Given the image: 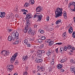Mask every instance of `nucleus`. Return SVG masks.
<instances>
[{"label": "nucleus", "mask_w": 75, "mask_h": 75, "mask_svg": "<svg viewBox=\"0 0 75 75\" xmlns=\"http://www.w3.org/2000/svg\"><path fill=\"white\" fill-rule=\"evenodd\" d=\"M19 35L17 31H14L12 33L11 36H9L8 38V40L9 41H12V40L14 41L15 39L18 40L19 39Z\"/></svg>", "instance_id": "1"}, {"label": "nucleus", "mask_w": 75, "mask_h": 75, "mask_svg": "<svg viewBox=\"0 0 75 75\" xmlns=\"http://www.w3.org/2000/svg\"><path fill=\"white\" fill-rule=\"evenodd\" d=\"M62 11H63L62 8L59 7L57 8L55 10V17L58 18L59 17H61L62 15V14H63Z\"/></svg>", "instance_id": "2"}, {"label": "nucleus", "mask_w": 75, "mask_h": 75, "mask_svg": "<svg viewBox=\"0 0 75 75\" xmlns=\"http://www.w3.org/2000/svg\"><path fill=\"white\" fill-rule=\"evenodd\" d=\"M1 53V54H3L4 56L6 57H7V56H8V55L10 54V52H7L6 50H4L2 51Z\"/></svg>", "instance_id": "3"}, {"label": "nucleus", "mask_w": 75, "mask_h": 75, "mask_svg": "<svg viewBox=\"0 0 75 75\" xmlns=\"http://www.w3.org/2000/svg\"><path fill=\"white\" fill-rule=\"evenodd\" d=\"M17 56V53H15L13 56H12V57L11 58V63H14V62Z\"/></svg>", "instance_id": "4"}, {"label": "nucleus", "mask_w": 75, "mask_h": 75, "mask_svg": "<svg viewBox=\"0 0 75 75\" xmlns=\"http://www.w3.org/2000/svg\"><path fill=\"white\" fill-rule=\"evenodd\" d=\"M31 29L30 28H26L25 27V29L23 30V32L24 33H27V31H28V34H30L31 33Z\"/></svg>", "instance_id": "5"}, {"label": "nucleus", "mask_w": 75, "mask_h": 75, "mask_svg": "<svg viewBox=\"0 0 75 75\" xmlns=\"http://www.w3.org/2000/svg\"><path fill=\"white\" fill-rule=\"evenodd\" d=\"M32 15L31 14L29 13H28L27 15H26V17L25 18V20H27V19H30V18H32Z\"/></svg>", "instance_id": "6"}, {"label": "nucleus", "mask_w": 75, "mask_h": 75, "mask_svg": "<svg viewBox=\"0 0 75 75\" xmlns=\"http://www.w3.org/2000/svg\"><path fill=\"white\" fill-rule=\"evenodd\" d=\"M14 68V66L12 65H11L9 66L7 68L8 71V72H11L13 71V69Z\"/></svg>", "instance_id": "7"}, {"label": "nucleus", "mask_w": 75, "mask_h": 75, "mask_svg": "<svg viewBox=\"0 0 75 75\" xmlns=\"http://www.w3.org/2000/svg\"><path fill=\"white\" fill-rule=\"evenodd\" d=\"M30 39L26 37L25 38V40H24V42L25 45H27V44L29 42Z\"/></svg>", "instance_id": "8"}, {"label": "nucleus", "mask_w": 75, "mask_h": 75, "mask_svg": "<svg viewBox=\"0 0 75 75\" xmlns=\"http://www.w3.org/2000/svg\"><path fill=\"white\" fill-rule=\"evenodd\" d=\"M29 21H30L28 19H27L26 21V25L25 27L26 28H28V27H29V26H30V23H29Z\"/></svg>", "instance_id": "9"}, {"label": "nucleus", "mask_w": 75, "mask_h": 75, "mask_svg": "<svg viewBox=\"0 0 75 75\" xmlns=\"http://www.w3.org/2000/svg\"><path fill=\"white\" fill-rule=\"evenodd\" d=\"M52 53V50L51 49H50L47 52V55L48 56L50 55Z\"/></svg>", "instance_id": "10"}, {"label": "nucleus", "mask_w": 75, "mask_h": 75, "mask_svg": "<svg viewBox=\"0 0 75 75\" xmlns=\"http://www.w3.org/2000/svg\"><path fill=\"white\" fill-rule=\"evenodd\" d=\"M36 11L37 12H41L42 11V8L41 7L38 6L36 8Z\"/></svg>", "instance_id": "11"}, {"label": "nucleus", "mask_w": 75, "mask_h": 75, "mask_svg": "<svg viewBox=\"0 0 75 75\" xmlns=\"http://www.w3.org/2000/svg\"><path fill=\"white\" fill-rule=\"evenodd\" d=\"M35 62L36 63H41L42 62V60L41 59H36L35 61Z\"/></svg>", "instance_id": "12"}, {"label": "nucleus", "mask_w": 75, "mask_h": 75, "mask_svg": "<svg viewBox=\"0 0 75 75\" xmlns=\"http://www.w3.org/2000/svg\"><path fill=\"white\" fill-rule=\"evenodd\" d=\"M72 31H73V29H72V26H70L69 28V33H72Z\"/></svg>", "instance_id": "13"}, {"label": "nucleus", "mask_w": 75, "mask_h": 75, "mask_svg": "<svg viewBox=\"0 0 75 75\" xmlns=\"http://www.w3.org/2000/svg\"><path fill=\"white\" fill-rule=\"evenodd\" d=\"M40 15H38V21H40L42 19V15L41 14H40Z\"/></svg>", "instance_id": "14"}, {"label": "nucleus", "mask_w": 75, "mask_h": 75, "mask_svg": "<svg viewBox=\"0 0 75 75\" xmlns=\"http://www.w3.org/2000/svg\"><path fill=\"white\" fill-rule=\"evenodd\" d=\"M57 68L59 69L62 68V65L61 64H59L57 65Z\"/></svg>", "instance_id": "15"}, {"label": "nucleus", "mask_w": 75, "mask_h": 75, "mask_svg": "<svg viewBox=\"0 0 75 75\" xmlns=\"http://www.w3.org/2000/svg\"><path fill=\"white\" fill-rule=\"evenodd\" d=\"M44 52V50H39L37 51V53L38 54H41L42 53H43Z\"/></svg>", "instance_id": "16"}, {"label": "nucleus", "mask_w": 75, "mask_h": 75, "mask_svg": "<svg viewBox=\"0 0 75 75\" xmlns=\"http://www.w3.org/2000/svg\"><path fill=\"white\" fill-rule=\"evenodd\" d=\"M72 5L74 7V9H71L72 11H75V2H73Z\"/></svg>", "instance_id": "17"}, {"label": "nucleus", "mask_w": 75, "mask_h": 75, "mask_svg": "<svg viewBox=\"0 0 75 75\" xmlns=\"http://www.w3.org/2000/svg\"><path fill=\"white\" fill-rule=\"evenodd\" d=\"M27 58H28V56H23L22 57V60L23 61H25V60L27 59Z\"/></svg>", "instance_id": "18"}, {"label": "nucleus", "mask_w": 75, "mask_h": 75, "mask_svg": "<svg viewBox=\"0 0 75 75\" xmlns=\"http://www.w3.org/2000/svg\"><path fill=\"white\" fill-rule=\"evenodd\" d=\"M2 14V16H1V18H3L4 17H5V16L6 15V13L4 12H2V13H1Z\"/></svg>", "instance_id": "19"}, {"label": "nucleus", "mask_w": 75, "mask_h": 75, "mask_svg": "<svg viewBox=\"0 0 75 75\" xmlns=\"http://www.w3.org/2000/svg\"><path fill=\"white\" fill-rule=\"evenodd\" d=\"M29 3L31 4H34V0H30Z\"/></svg>", "instance_id": "20"}, {"label": "nucleus", "mask_w": 75, "mask_h": 75, "mask_svg": "<svg viewBox=\"0 0 75 75\" xmlns=\"http://www.w3.org/2000/svg\"><path fill=\"white\" fill-rule=\"evenodd\" d=\"M38 31L39 33H40L41 34H43V33H44V31L42 30L39 29L38 30Z\"/></svg>", "instance_id": "21"}, {"label": "nucleus", "mask_w": 75, "mask_h": 75, "mask_svg": "<svg viewBox=\"0 0 75 75\" xmlns=\"http://www.w3.org/2000/svg\"><path fill=\"white\" fill-rule=\"evenodd\" d=\"M66 61H67V58H65V59L63 58V59L61 60V62L62 63H63V62H66Z\"/></svg>", "instance_id": "22"}, {"label": "nucleus", "mask_w": 75, "mask_h": 75, "mask_svg": "<svg viewBox=\"0 0 75 75\" xmlns=\"http://www.w3.org/2000/svg\"><path fill=\"white\" fill-rule=\"evenodd\" d=\"M60 52L61 53H62V51H64V48L62 47H60Z\"/></svg>", "instance_id": "23"}, {"label": "nucleus", "mask_w": 75, "mask_h": 75, "mask_svg": "<svg viewBox=\"0 0 75 75\" xmlns=\"http://www.w3.org/2000/svg\"><path fill=\"white\" fill-rule=\"evenodd\" d=\"M61 22V20L59 19L56 21V24H59Z\"/></svg>", "instance_id": "24"}, {"label": "nucleus", "mask_w": 75, "mask_h": 75, "mask_svg": "<svg viewBox=\"0 0 75 75\" xmlns=\"http://www.w3.org/2000/svg\"><path fill=\"white\" fill-rule=\"evenodd\" d=\"M44 68L42 66H41L40 68V70L42 71H44Z\"/></svg>", "instance_id": "25"}, {"label": "nucleus", "mask_w": 75, "mask_h": 75, "mask_svg": "<svg viewBox=\"0 0 75 75\" xmlns=\"http://www.w3.org/2000/svg\"><path fill=\"white\" fill-rule=\"evenodd\" d=\"M29 3L27 2L24 4V7H28V6H29Z\"/></svg>", "instance_id": "26"}, {"label": "nucleus", "mask_w": 75, "mask_h": 75, "mask_svg": "<svg viewBox=\"0 0 75 75\" xmlns=\"http://www.w3.org/2000/svg\"><path fill=\"white\" fill-rule=\"evenodd\" d=\"M54 42L53 41H51L49 43V45H53L54 44Z\"/></svg>", "instance_id": "27"}, {"label": "nucleus", "mask_w": 75, "mask_h": 75, "mask_svg": "<svg viewBox=\"0 0 75 75\" xmlns=\"http://www.w3.org/2000/svg\"><path fill=\"white\" fill-rule=\"evenodd\" d=\"M62 37L64 38H67V35H66V32L64 33L62 35Z\"/></svg>", "instance_id": "28"}, {"label": "nucleus", "mask_w": 75, "mask_h": 75, "mask_svg": "<svg viewBox=\"0 0 75 75\" xmlns=\"http://www.w3.org/2000/svg\"><path fill=\"white\" fill-rule=\"evenodd\" d=\"M6 30H7V32H8L9 33H10L11 31H13V30L11 29H6Z\"/></svg>", "instance_id": "29"}, {"label": "nucleus", "mask_w": 75, "mask_h": 75, "mask_svg": "<svg viewBox=\"0 0 75 75\" xmlns=\"http://www.w3.org/2000/svg\"><path fill=\"white\" fill-rule=\"evenodd\" d=\"M68 50H70L71 48V46L70 45H68L67 46Z\"/></svg>", "instance_id": "30"}, {"label": "nucleus", "mask_w": 75, "mask_h": 75, "mask_svg": "<svg viewBox=\"0 0 75 75\" xmlns=\"http://www.w3.org/2000/svg\"><path fill=\"white\" fill-rule=\"evenodd\" d=\"M18 43H19V41H18V40H17L14 42L13 44H14V45H16V44H18Z\"/></svg>", "instance_id": "31"}, {"label": "nucleus", "mask_w": 75, "mask_h": 75, "mask_svg": "<svg viewBox=\"0 0 75 75\" xmlns=\"http://www.w3.org/2000/svg\"><path fill=\"white\" fill-rule=\"evenodd\" d=\"M38 41L39 43H41L42 42V40L41 39H39L38 40Z\"/></svg>", "instance_id": "32"}, {"label": "nucleus", "mask_w": 75, "mask_h": 75, "mask_svg": "<svg viewBox=\"0 0 75 75\" xmlns=\"http://www.w3.org/2000/svg\"><path fill=\"white\" fill-rule=\"evenodd\" d=\"M63 16H64V17H67V13H66V12H65V11H64V12Z\"/></svg>", "instance_id": "33"}, {"label": "nucleus", "mask_w": 75, "mask_h": 75, "mask_svg": "<svg viewBox=\"0 0 75 75\" xmlns=\"http://www.w3.org/2000/svg\"><path fill=\"white\" fill-rule=\"evenodd\" d=\"M14 65H18V61L17 60L15 61Z\"/></svg>", "instance_id": "34"}, {"label": "nucleus", "mask_w": 75, "mask_h": 75, "mask_svg": "<svg viewBox=\"0 0 75 75\" xmlns=\"http://www.w3.org/2000/svg\"><path fill=\"white\" fill-rule=\"evenodd\" d=\"M72 37L73 38H75V31H74L73 32Z\"/></svg>", "instance_id": "35"}, {"label": "nucleus", "mask_w": 75, "mask_h": 75, "mask_svg": "<svg viewBox=\"0 0 75 75\" xmlns=\"http://www.w3.org/2000/svg\"><path fill=\"white\" fill-rule=\"evenodd\" d=\"M41 39L42 40H45V36H42L41 38Z\"/></svg>", "instance_id": "36"}, {"label": "nucleus", "mask_w": 75, "mask_h": 75, "mask_svg": "<svg viewBox=\"0 0 75 75\" xmlns=\"http://www.w3.org/2000/svg\"><path fill=\"white\" fill-rule=\"evenodd\" d=\"M51 41V39H48L46 40V41L47 42H48L49 43Z\"/></svg>", "instance_id": "37"}, {"label": "nucleus", "mask_w": 75, "mask_h": 75, "mask_svg": "<svg viewBox=\"0 0 75 75\" xmlns=\"http://www.w3.org/2000/svg\"><path fill=\"white\" fill-rule=\"evenodd\" d=\"M28 73L27 71H25L23 73V75H28Z\"/></svg>", "instance_id": "38"}, {"label": "nucleus", "mask_w": 75, "mask_h": 75, "mask_svg": "<svg viewBox=\"0 0 75 75\" xmlns=\"http://www.w3.org/2000/svg\"><path fill=\"white\" fill-rule=\"evenodd\" d=\"M74 60L73 59H71L70 60V62L71 63H72V64L74 63Z\"/></svg>", "instance_id": "39"}, {"label": "nucleus", "mask_w": 75, "mask_h": 75, "mask_svg": "<svg viewBox=\"0 0 75 75\" xmlns=\"http://www.w3.org/2000/svg\"><path fill=\"white\" fill-rule=\"evenodd\" d=\"M67 50H68V47H67V46H65L64 47V50L66 51Z\"/></svg>", "instance_id": "40"}, {"label": "nucleus", "mask_w": 75, "mask_h": 75, "mask_svg": "<svg viewBox=\"0 0 75 75\" xmlns=\"http://www.w3.org/2000/svg\"><path fill=\"white\" fill-rule=\"evenodd\" d=\"M75 68V67L74 66H71L70 68V70H72V69H74Z\"/></svg>", "instance_id": "41"}, {"label": "nucleus", "mask_w": 75, "mask_h": 75, "mask_svg": "<svg viewBox=\"0 0 75 75\" xmlns=\"http://www.w3.org/2000/svg\"><path fill=\"white\" fill-rule=\"evenodd\" d=\"M31 34H32V35H34L35 34V31H33L32 32H31Z\"/></svg>", "instance_id": "42"}, {"label": "nucleus", "mask_w": 75, "mask_h": 75, "mask_svg": "<svg viewBox=\"0 0 75 75\" xmlns=\"http://www.w3.org/2000/svg\"><path fill=\"white\" fill-rule=\"evenodd\" d=\"M42 56V55L41 54H39L37 55V56L38 57H41Z\"/></svg>", "instance_id": "43"}, {"label": "nucleus", "mask_w": 75, "mask_h": 75, "mask_svg": "<svg viewBox=\"0 0 75 75\" xmlns=\"http://www.w3.org/2000/svg\"><path fill=\"white\" fill-rule=\"evenodd\" d=\"M55 51L56 53H58V48H57L55 49Z\"/></svg>", "instance_id": "44"}, {"label": "nucleus", "mask_w": 75, "mask_h": 75, "mask_svg": "<svg viewBox=\"0 0 75 75\" xmlns=\"http://www.w3.org/2000/svg\"><path fill=\"white\" fill-rule=\"evenodd\" d=\"M58 44V45H61V44H62V42H58L56 44V45Z\"/></svg>", "instance_id": "45"}, {"label": "nucleus", "mask_w": 75, "mask_h": 75, "mask_svg": "<svg viewBox=\"0 0 75 75\" xmlns=\"http://www.w3.org/2000/svg\"><path fill=\"white\" fill-rule=\"evenodd\" d=\"M51 63L52 65H53L54 64V59H52V61L51 62Z\"/></svg>", "instance_id": "46"}, {"label": "nucleus", "mask_w": 75, "mask_h": 75, "mask_svg": "<svg viewBox=\"0 0 75 75\" xmlns=\"http://www.w3.org/2000/svg\"><path fill=\"white\" fill-rule=\"evenodd\" d=\"M35 40V38H31L30 39L31 41H33Z\"/></svg>", "instance_id": "47"}, {"label": "nucleus", "mask_w": 75, "mask_h": 75, "mask_svg": "<svg viewBox=\"0 0 75 75\" xmlns=\"http://www.w3.org/2000/svg\"><path fill=\"white\" fill-rule=\"evenodd\" d=\"M64 69H60V71L61 72H64Z\"/></svg>", "instance_id": "48"}, {"label": "nucleus", "mask_w": 75, "mask_h": 75, "mask_svg": "<svg viewBox=\"0 0 75 75\" xmlns=\"http://www.w3.org/2000/svg\"><path fill=\"white\" fill-rule=\"evenodd\" d=\"M49 19H50V17H49V16H47V21H49Z\"/></svg>", "instance_id": "49"}, {"label": "nucleus", "mask_w": 75, "mask_h": 75, "mask_svg": "<svg viewBox=\"0 0 75 75\" xmlns=\"http://www.w3.org/2000/svg\"><path fill=\"white\" fill-rule=\"evenodd\" d=\"M43 47L44 45H41L40 47V48H42Z\"/></svg>", "instance_id": "50"}, {"label": "nucleus", "mask_w": 75, "mask_h": 75, "mask_svg": "<svg viewBox=\"0 0 75 75\" xmlns=\"http://www.w3.org/2000/svg\"><path fill=\"white\" fill-rule=\"evenodd\" d=\"M71 72H74L75 71V68L72 69V70H71Z\"/></svg>", "instance_id": "51"}, {"label": "nucleus", "mask_w": 75, "mask_h": 75, "mask_svg": "<svg viewBox=\"0 0 75 75\" xmlns=\"http://www.w3.org/2000/svg\"><path fill=\"white\" fill-rule=\"evenodd\" d=\"M52 71V68H50L49 69V72H51Z\"/></svg>", "instance_id": "52"}, {"label": "nucleus", "mask_w": 75, "mask_h": 75, "mask_svg": "<svg viewBox=\"0 0 75 75\" xmlns=\"http://www.w3.org/2000/svg\"><path fill=\"white\" fill-rule=\"evenodd\" d=\"M34 28H37V25H34Z\"/></svg>", "instance_id": "53"}, {"label": "nucleus", "mask_w": 75, "mask_h": 75, "mask_svg": "<svg viewBox=\"0 0 75 75\" xmlns=\"http://www.w3.org/2000/svg\"><path fill=\"white\" fill-rule=\"evenodd\" d=\"M25 10V9H22L21 10V11H22V12H24Z\"/></svg>", "instance_id": "54"}, {"label": "nucleus", "mask_w": 75, "mask_h": 75, "mask_svg": "<svg viewBox=\"0 0 75 75\" xmlns=\"http://www.w3.org/2000/svg\"><path fill=\"white\" fill-rule=\"evenodd\" d=\"M31 52L32 53H33V54H34V53H35V51H34V50H32L31 51Z\"/></svg>", "instance_id": "55"}, {"label": "nucleus", "mask_w": 75, "mask_h": 75, "mask_svg": "<svg viewBox=\"0 0 75 75\" xmlns=\"http://www.w3.org/2000/svg\"><path fill=\"white\" fill-rule=\"evenodd\" d=\"M2 13V12H0V17H1V16H2V14H1Z\"/></svg>", "instance_id": "56"}, {"label": "nucleus", "mask_w": 75, "mask_h": 75, "mask_svg": "<svg viewBox=\"0 0 75 75\" xmlns=\"http://www.w3.org/2000/svg\"><path fill=\"white\" fill-rule=\"evenodd\" d=\"M27 46L28 47H30V44H29V43L28 44H27Z\"/></svg>", "instance_id": "57"}, {"label": "nucleus", "mask_w": 75, "mask_h": 75, "mask_svg": "<svg viewBox=\"0 0 75 75\" xmlns=\"http://www.w3.org/2000/svg\"><path fill=\"white\" fill-rule=\"evenodd\" d=\"M40 66H38V70H40Z\"/></svg>", "instance_id": "58"}, {"label": "nucleus", "mask_w": 75, "mask_h": 75, "mask_svg": "<svg viewBox=\"0 0 75 75\" xmlns=\"http://www.w3.org/2000/svg\"><path fill=\"white\" fill-rule=\"evenodd\" d=\"M15 17H18V14H16L15 15Z\"/></svg>", "instance_id": "59"}, {"label": "nucleus", "mask_w": 75, "mask_h": 75, "mask_svg": "<svg viewBox=\"0 0 75 75\" xmlns=\"http://www.w3.org/2000/svg\"><path fill=\"white\" fill-rule=\"evenodd\" d=\"M71 49L72 50H75V47H72V48Z\"/></svg>", "instance_id": "60"}, {"label": "nucleus", "mask_w": 75, "mask_h": 75, "mask_svg": "<svg viewBox=\"0 0 75 75\" xmlns=\"http://www.w3.org/2000/svg\"><path fill=\"white\" fill-rule=\"evenodd\" d=\"M38 17V15H34V18H35V17Z\"/></svg>", "instance_id": "61"}, {"label": "nucleus", "mask_w": 75, "mask_h": 75, "mask_svg": "<svg viewBox=\"0 0 75 75\" xmlns=\"http://www.w3.org/2000/svg\"><path fill=\"white\" fill-rule=\"evenodd\" d=\"M23 14H27V13L25 12H24L23 13Z\"/></svg>", "instance_id": "62"}, {"label": "nucleus", "mask_w": 75, "mask_h": 75, "mask_svg": "<svg viewBox=\"0 0 75 75\" xmlns=\"http://www.w3.org/2000/svg\"><path fill=\"white\" fill-rule=\"evenodd\" d=\"M71 5H72V4H71V3L69 4V6H71Z\"/></svg>", "instance_id": "63"}, {"label": "nucleus", "mask_w": 75, "mask_h": 75, "mask_svg": "<svg viewBox=\"0 0 75 75\" xmlns=\"http://www.w3.org/2000/svg\"><path fill=\"white\" fill-rule=\"evenodd\" d=\"M13 75H17V73H15Z\"/></svg>", "instance_id": "64"}]
</instances>
